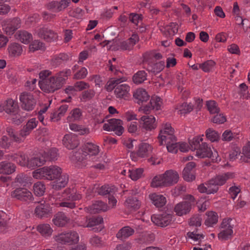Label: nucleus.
Segmentation results:
<instances>
[{
    "mask_svg": "<svg viewBox=\"0 0 250 250\" xmlns=\"http://www.w3.org/2000/svg\"><path fill=\"white\" fill-rule=\"evenodd\" d=\"M160 101L161 98L160 97H152L148 104L141 107L139 111L143 110L144 113L148 115L152 110H159L161 107ZM139 123L142 126V127L146 130H151L155 129L157 126L155 118L152 115L143 116L139 121Z\"/></svg>",
    "mask_w": 250,
    "mask_h": 250,
    "instance_id": "f257e3e1",
    "label": "nucleus"
},
{
    "mask_svg": "<svg viewBox=\"0 0 250 250\" xmlns=\"http://www.w3.org/2000/svg\"><path fill=\"white\" fill-rule=\"evenodd\" d=\"M70 69L60 71L56 76H53L45 81H39L41 89L46 93H53L60 89L65 83L68 76L71 75Z\"/></svg>",
    "mask_w": 250,
    "mask_h": 250,
    "instance_id": "f03ea898",
    "label": "nucleus"
},
{
    "mask_svg": "<svg viewBox=\"0 0 250 250\" xmlns=\"http://www.w3.org/2000/svg\"><path fill=\"white\" fill-rule=\"evenodd\" d=\"M179 176L177 172L172 169L167 170L161 175L155 176L151 182V187H167L171 186L176 184Z\"/></svg>",
    "mask_w": 250,
    "mask_h": 250,
    "instance_id": "7ed1b4c3",
    "label": "nucleus"
},
{
    "mask_svg": "<svg viewBox=\"0 0 250 250\" xmlns=\"http://www.w3.org/2000/svg\"><path fill=\"white\" fill-rule=\"evenodd\" d=\"M62 172V169L58 166L44 167L33 171V176L36 179L54 180Z\"/></svg>",
    "mask_w": 250,
    "mask_h": 250,
    "instance_id": "20e7f679",
    "label": "nucleus"
},
{
    "mask_svg": "<svg viewBox=\"0 0 250 250\" xmlns=\"http://www.w3.org/2000/svg\"><path fill=\"white\" fill-rule=\"evenodd\" d=\"M196 155L201 158H209L213 163L220 161L217 151L214 150L213 152L210 147H208L206 143H202L200 146L196 151Z\"/></svg>",
    "mask_w": 250,
    "mask_h": 250,
    "instance_id": "39448f33",
    "label": "nucleus"
},
{
    "mask_svg": "<svg viewBox=\"0 0 250 250\" xmlns=\"http://www.w3.org/2000/svg\"><path fill=\"white\" fill-rule=\"evenodd\" d=\"M77 190L74 188H68L66 189L63 193V197L66 198L68 200L71 202H62L60 203V206L66 207L71 209L74 208L76 207L75 203L72 202L79 200L81 198V195L76 194Z\"/></svg>",
    "mask_w": 250,
    "mask_h": 250,
    "instance_id": "423d86ee",
    "label": "nucleus"
},
{
    "mask_svg": "<svg viewBox=\"0 0 250 250\" xmlns=\"http://www.w3.org/2000/svg\"><path fill=\"white\" fill-rule=\"evenodd\" d=\"M56 241L62 244H76L79 241V236L76 231H70L65 233H61L57 236Z\"/></svg>",
    "mask_w": 250,
    "mask_h": 250,
    "instance_id": "0eeeda50",
    "label": "nucleus"
},
{
    "mask_svg": "<svg viewBox=\"0 0 250 250\" xmlns=\"http://www.w3.org/2000/svg\"><path fill=\"white\" fill-rule=\"evenodd\" d=\"M20 101L22 109L27 111L33 110L36 104V100L33 95L28 92L21 93L20 96Z\"/></svg>",
    "mask_w": 250,
    "mask_h": 250,
    "instance_id": "6e6552de",
    "label": "nucleus"
},
{
    "mask_svg": "<svg viewBox=\"0 0 250 250\" xmlns=\"http://www.w3.org/2000/svg\"><path fill=\"white\" fill-rule=\"evenodd\" d=\"M108 123H105L103 125V129L106 131H114L118 136H121L124 130L122 126L123 121L120 119H111L107 121Z\"/></svg>",
    "mask_w": 250,
    "mask_h": 250,
    "instance_id": "1a4fd4ad",
    "label": "nucleus"
},
{
    "mask_svg": "<svg viewBox=\"0 0 250 250\" xmlns=\"http://www.w3.org/2000/svg\"><path fill=\"white\" fill-rule=\"evenodd\" d=\"M52 214V208L48 203H46L45 202L37 205L34 210L35 216L40 219L48 218Z\"/></svg>",
    "mask_w": 250,
    "mask_h": 250,
    "instance_id": "9d476101",
    "label": "nucleus"
},
{
    "mask_svg": "<svg viewBox=\"0 0 250 250\" xmlns=\"http://www.w3.org/2000/svg\"><path fill=\"white\" fill-rule=\"evenodd\" d=\"M11 196L13 198L21 201H31L33 198L32 193L25 188H17L11 192Z\"/></svg>",
    "mask_w": 250,
    "mask_h": 250,
    "instance_id": "9b49d317",
    "label": "nucleus"
},
{
    "mask_svg": "<svg viewBox=\"0 0 250 250\" xmlns=\"http://www.w3.org/2000/svg\"><path fill=\"white\" fill-rule=\"evenodd\" d=\"M151 219L155 225L161 227H165L171 223L172 215L170 214L153 215Z\"/></svg>",
    "mask_w": 250,
    "mask_h": 250,
    "instance_id": "f8f14e48",
    "label": "nucleus"
},
{
    "mask_svg": "<svg viewBox=\"0 0 250 250\" xmlns=\"http://www.w3.org/2000/svg\"><path fill=\"white\" fill-rule=\"evenodd\" d=\"M39 37L47 42H53L57 40L58 35L53 30L47 27H42L38 32Z\"/></svg>",
    "mask_w": 250,
    "mask_h": 250,
    "instance_id": "ddd939ff",
    "label": "nucleus"
},
{
    "mask_svg": "<svg viewBox=\"0 0 250 250\" xmlns=\"http://www.w3.org/2000/svg\"><path fill=\"white\" fill-rule=\"evenodd\" d=\"M62 142L63 145L69 149H73L79 145L77 136L72 134L65 135L62 139Z\"/></svg>",
    "mask_w": 250,
    "mask_h": 250,
    "instance_id": "4468645a",
    "label": "nucleus"
},
{
    "mask_svg": "<svg viewBox=\"0 0 250 250\" xmlns=\"http://www.w3.org/2000/svg\"><path fill=\"white\" fill-rule=\"evenodd\" d=\"M192 204L188 201H183L177 204L175 208L174 211L178 216L188 213L191 209Z\"/></svg>",
    "mask_w": 250,
    "mask_h": 250,
    "instance_id": "2eb2a0df",
    "label": "nucleus"
},
{
    "mask_svg": "<svg viewBox=\"0 0 250 250\" xmlns=\"http://www.w3.org/2000/svg\"><path fill=\"white\" fill-rule=\"evenodd\" d=\"M130 87L126 84H121L117 85L114 90L117 98L125 100L129 98Z\"/></svg>",
    "mask_w": 250,
    "mask_h": 250,
    "instance_id": "dca6fc26",
    "label": "nucleus"
},
{
    "mask_svg": "<svg viewBox=\"0 0 250 250\" xmlns=\"http://www.w3.org/2000/svg\"><path fill=\"white\" fill-rule=\"evenodd\" d=\"M133 96L139 104H143L144 102L147 101L150 98L149 95L145 89L138 88L134 92Z\"/></svg>",
    "mask_w": 250,
    "mask_h": 250,
    "instance_id": "f3484780",
    "label": "nucleus"
},
{
    "mask_svg": "<svg viewBox=\"0 0 250 250\" xmlns=\"http://www.w3.org/2000/svg\"><path fill=\"white\" fill-rule=\"evenodd\" d=\"M68 182V176L67 174H61L52 182L51 186L55 190H60L65 187Z\"/></svg>",
    "mask_w": 250,
    "mask_h": 250,
    "instance_id": "a211bd4d",
    "label": "nucleus"
},
{
    "mask_svg": "<svg viewBox=\"0 0 250 250\" xmlns=\"http://www.w3.org/2000/svg\"><path fill=\"white\" fill-rule=\"evenodd\" d=\"M195 166L196 164L193 162H188L187 164L182 172V177L185 181L191 182L195 179V176L190 173V171Z\"/></svg>",
    "mask_w": 250,
    "mask_h": 250,
    "instance_id": "6ab92c4d",
    "label": "nucleus"
},
{
    "mask_svg": "<svg viewBox=\"0 0 250 250\" xmlns=\"http://www.w3.org/2000/svg\"><path fill=\"white\" fill-rule=\"evenodd\" d=\"M69 220V218L64 213L58 212L54 215L52 221L54 224L56 226L62 227L68 223Z\"/></svg>",
    "mask_w": 250,
    "mask_h": 250,
    "instance_id": "aec40b11",
    "label": "nucleus"
},
{
    "mask_svg": "<svg viewBox=\"0 0 250 250\" xmlns=\"http://www.w3.org/2000/svg\"><path fill=\"white\" fill-rule=\"evenodd\" d=\"M2 109L7 114H15L18 113L19 106L12 99H8L4 103Z\"/></svg>",
    "mask_w": 250,
    "mask_h": 250,
    "instance_id": "412c9836",
    "label": "nucleus"
},
{
    "mask_svg": "<svg viewBox=\"0 0 250 250\" xmlns=\"http://www.w3.org/2000/svg\"><path fill=\"white\" fill-rule=\"evenodd\" d=\"M45 162V158L43 156L42 157H34L30 159H28L26 167L32 169H35L37 167L42 166Z\"/></svg>",
    "mask_w": 250,
    "mask_h": 250,
    "instance_id": "4be33fe9",
    "label": "nucleus"
},
{
    "mask_svg": "<svg viewBox=\"0 0 250 250\" xmlns=\"http://www.w3.org/2000/svg\"><path fill=\"white\" fill-rule=\"evenodd\" d=\"M16 166L8 161H2L0 163V173L9 175L15 171Z\"/></svg>",
    "mask_w": 250,
    "mask_h": 250,
    "instance_id": "5701e85b",
    "label": "nucleus"
},
{
    "mask_svg": "<svg viewBox=\"0 0 250 250\" xmlns=\"http://www.w3.org/2000/svg\"><path fill=\"white\" fill-rule=\"evenodd\" d=\"M89 210L91 213H99L101 211H106L108 209L106 204L102 201H96L89 206Z\"/></svg>",
    "mask_w": 250,
    "mask_h": 250,
    "instance_id": "b1692460",
    "label": "nucleus"
},
{
    "mask_svg": "<svg viewBox=\"0 0 250 250\" xmlns=\"http://www.w3.org/2000/svg\"><path fill=\"white\" fill-rule=\"evenodd\" d=\"M134 230L128 226L124 227L119 230L116 234V237L120 240L124 241L127 238L132 235Z\"/></svg>",
    "mask_w": 250,
    "mask_h": 250,
    "instance_id": "393cba45",
    "label": "nucleus"
},
{
    "mask_svg": "<svg viewBox=\"0 0 250 250\" xmlns=\"http://www.w3.org/2000/svg\"><path fill=\"white\" fill-rule=\"evenodd\" d=\"M152 150V147L150 145L147 143H143L139 145L136 154L138 156L143 158L147 156Z\"/></svg>",
    "mask_w": 250,
    "mask_h": 250,
    "instance_id": "a878e982",
    "label": "nucleus"
},
{
    "mask_svg": "<svg viewBox=\"0 0 250 250\" xmlns=\"http://www.w3.org/2000/svg\"><path fill=\"white\" fill-rule=\"evenodd\" d=\"M12 160L16 162L22 167H26L28 159L26 156L22 152H20L13 155H9Z\"/></svg>",
    "mask_w": 250,
    "mask_h": 250,
    "instance_id": "bb28decb",
    "label": "nucleus"
},
{
    "mask_svg": "<svg viewBox=\"0 0 250 250\" xmlns=\"http://www.w3.org/2000/svg\"><path fill=\"white\" fill-rule=\"evenodd\" d=\"M8 50L10 55L12 57L20 56L22 52V46L16 42H13L9 45Z\"/></svg>",
    "mask_w": 250,
    "mask_h": 250,
    "instance_id": "cd10ccee",
    "label": "nucleus"
},
{
    "mask_svg": "<svg viewBox=\"0 0 250 250\" xmlns=\"http://www.w3.org/2000/svg\"><path fill=\"white\" fill-rule=\"evenodd\" d=\"M149 198L152 203L157 208L162 207L166 204V199L162 195H158L156 193H153L149 195Z\"/></svg>",
    "mask_w": 250,
    "mask_h": 250,
    "instance_id": "c85d7f7f",
    "label": "nucleus"
},
{
    "mask_svg": "<svg viewBox=\"0 0 250 250\" xmlns=\"http://www.w3.org/2000/svg\"><path fill=\"white\" fill-rule=\"evenodd\" d=\"M15 36L17 39L24 44L29 43L32 39V34L25 30L19 31Z\"/></svg>",
    "mask_w": 250,
    "mask_h": 250,
    "instance_id": "c756f323",
    "label": "nucleus"
},
{
    "mask_svg": "<svg viewBox=\"0 0 250 250\" xmlns=\"http://www.w3.org/2000/svg\"><path fill=\"white\" fill-rule=\"evenodd\" d=\"M234 174L232 172H227L222 175H217L212 178L219 186L224 185L226 181L230 178H233Z\"/></svg>",
    "mask_w": 250,
    "mask_h": 250,
    "instance_id": "7c9ffc66",
    "label": "nucleus"
},
{
    "mask_svg": "<svg viewBox=\"0 0 250 250\" xmlns=\"http://www.w3.org/2000/svg\"><path fill=\"white\" fill-rule=\"evenodd\" d=\"M125 205L129 209L136 210L139 208L140 203L136 197H129L126 199L125 202Z\"/></svg>",
    "mask_w": 250,
    "mask_h": 250,
    "instance_id": "2f4dec72",
    "label": "nucleus"
},
{
    "mask_svg": "<svg viewBox=\"0 0 250 250\" xmlns=\"http://www.w3.org/2000/svg\"><path fill=\"white\" fill-rule=\"evenodd\" d=\"M84 152L89 155H96L99 152V146L91 143H87L83 146Z\"/></svg>",
    "mask_w": 250,
    "mask_h": 250,
    "instance_id": "473e14b6",
    "label": "nucleus"
},
{
    "mask_svg": "<svg viewBox=\"0 0 250 250\" xmlns=\"http://www.w3.org/2000/svg\"><path fill=\"white\" fill-rule=\"evenodd\" d=\"M69 59L68 55L65 53H60L57 56H55L52 59L51 61V65L56 67L64 61H67Z\"/></svg>",
    "mask_w": 250,
    "mask_h": 250,
    "instance_id": "72a5a7b5",
    "label": "nucleus"
},
{
    "mask_svg": "<svg viewBox=\"0 0 250 250\" xmlns=\"http://www.w3.org/2000/svg\"><path fill=\"white\" fill-rule=\"evenodd\" d=\"M206 215L208 216V218L205 221V224L206 226L210 227L217 223L218 217L216 212L212 211H208L206 212Z\"/></svg>",
    "mask_w": 250,
    "mask_h": 250,
    "instance_id": "f704fd0d",
    "label": "nucleus"
},
{
    "mask_svg": "<svg viewBox=\"0 0 250 250\" xmlns=\"http://www.w3.org/2000/svg\"><path fill=\"white\" fill-rule=\"evenodd\" d=\"M146 77L147 74L146 72L144 70H141L138 71L133 75L132 80L134 83L140 84L146 80Z\"/></svg>",
    "mask_w": 250,
    "mask_h": 250,
    "instance_id": "c9c22d12",
    "label": "nucleus"
},
{
    "mask_svg": "<svg viewBox=\"0 0 250 250\" xmlns=\"http://www.w3.org/2000/svg\"><path fill=\"white\" fill-rule=\"evenodd\" d=\"M37 230L44 236H50L53 232L50 226L47 224H40L37 227Z\"/></svg>",
    "mask_w": 250,
    "mask_h": 250,
    "instance_id": "e433bc0d",
    "label": "nucleus"
},
{
    "mask_svg": "<svg viewBox=\"0 0 250 250\" xmlns=\"http://www.w3.org/2000/svg\"><path fill=\"white\" fill-rule=\"evenodd\" d=\"M206 136L211 142H218L220 140L219 133L210 128L206 130Z\"/></svg>",
    "mask_w": 250,
    "mask_h": 250,
    "instance_id": "4c0bfd02",
    "label": "nucleus"
},
{
    "mask_svg": "<svg viewBox=\"0 0 250 250\" xmlns=\"http://www.w3.org/2000/svg\"><path fill=\"white\" fill-rule=\"evenodd\" d=\"M215 65L216 62L213 60H209L199 64V67L205 72H209L212 70Z\"/></svg>",
    "mask_w": 250,
    "mask_h": 250,
    "instance_id": "58836bf2",
    "label": "nucleus"
},
{
    "mask_svg": "<svg viewBox=\"0 0 250 250\" xmlns=\"http://www.w3.org/2000/svg\"><path fill=\"white\" fill-rule=\"evenodd\" d=\"M34 194L37 196H42L45 190V185L41 182H38L33 186Z\"/></svg>",
    "mask_w": 250,
    "mask_h": 250,
    "instance_id": "ea45409f",
    "label": "nucleus"
},
{
    "mask_svg": "<svg viewBox=\"0 0 250 250\" xmlns=\"http://www.w3.org/2000/svg\"><path fill=\"white\" fill-rule=\"evenodd\" d=\"M205 185L208 186L207 188L208 191V193L214 194L218 191L219 186L212 178L206 182Z\"/></svg>",
    "mask_w": 250,
    "mask_h": 250,
    "instance_id": "a19ab883",
    "label": "nucleus"
},
{
    "mask_svg": "<svg viewBox=\"0 0 250 250\" xmlns=\"http://www.w3.org/2000/svg\"><path fill=\"white\" fill-rule=\"evenodd\" d=\"M87 224L86 227L91 228L96 226H98L102 224L104 222L103 218L100 216H94L88 219L87 221Z\"/></svg>",
    "mask_w": 250,
    "mask_h": 250,
    "instance_id": "79ce46f5",
    "label": "nucleus"
},
{
    "mask_svg": "<svg viewBox=\"0 0 250 250\" xmlns=\"http://www.w3.org/2000/svg\"><path fill=\"white\" fill-rule=\"evenodd\" d=\"M42 156L45 158V162L54 161L57 159V149L56 148H52L48 152H44V155Z\"/></svg>",
    "mask_w": 250,
    "mask_h": 250,
    "instance_id": "37998d69",
    "label": "nucleus"
},
{
    "mask_svg": "<svg viewBox=\"0 0 250 250\" xmlns=\"http://www.w3.org/2000/svg\"><path fill=\"white\" fill-rule=\"evenodd\" d=\"M233 228H227L218 234V237L222 240H227L233 235Z\"/></svg>",
    "mask_w": 250,
    "mask_h": 250,
    "instance_id": "c03bdc74",
    "label": "nucleus"
},
{
    "mask_svg": "<svg viewBox=\"0 0 250 250\" xmlns=\"http://www.w3.org/2000/svg\"><path fill=\"white\" fill-rule=\"evenodd\" d=\"M208 110L211 114L219 113L220 108L218 106L217 103L215 101H208L206 103Z\"/></svg>",
    "mask_w": 250,
    "mask_h": 250,
    "instance_id": "a18cd8bd",
    "label": "nucleus"
},
{
    "mask_svg": "<svg viewBox=\"0 0 250 250\" xmlns=\"http://www.w3.org/2000/svg\"><path fill=\"white\" fill-rule=\"evenodd\" d=\"M144 172V169L141 168L136 169L129 170L128 171L129 177L133 180L136 181L141 178Z\"/></svg>",
    "mask_w": 250,
    "mask_h": 250,
    "instance_id": "49530a36",
    "label": "nucleus"
},
{
    "mask_svg": "<svg viewBox=\"0 0 250 250\" xmlns=\"http://www.w3.org/2000/svg\"><path fill=\"white\" fill-rule=\"evenodd\" d=\"M95 92L93 89H88L83 91L80 97L81 101L83 102H86L90 100L95 96Z\"/></svg>",
    "mask_w": 250,
    "mask_h": 250,
    "instance_id": "de8ad7c7",
    "label": "nucleus"
},
{
    "mask_svg": "<svg viewBox=\"0 0 250 250\" xmlns=\"http://www.w3.org/2000/svg\"><path fill=\"white\" fill-rule=\"evenodd\" d=\"M5 23L7 24L9 26H11L14 30L16 31L18 29L21 27V21L18 17H15L12 19H10L6 21Z\"/></svg>",
    "mask_w": 250,
    "mask_h": 250,
    "instance_id": "09e8293b",
    "label": "nucleus"
},
{
    "mask_svg": "<svg viewBox=\"0 0 250 250\" xmlns=\"http://www.w3.org/2000/svg\"><path fill=\"white\" fill-rule=\"evenodd\" d=\"M44 48V43L35 40L29 45V51L34 52L38 50H42Z\"/></svg>",
    "mask_w": 250,
    "mask_h": 250,
    "instance_id": "8fccbe9b",
    "label": "nucleus"
},
{
    "mask_svg": "<svg viewBox=\"0 0 250 250\" xmlns=\"http://www.w3.org/2000/svg\"><path fill=\"white\" fill-rule=\"evenodd\" d=\"M6 132L8 135L13 138V141L18 143H21L23 142V139H22L21 138L19 137L17 134H16L15 130L11 126H8L6 128Z\"/></svg>",
    "mask_w": 250,
    "mask_h": 250,
    "instance_id": "3c124183",
    "label": "nucleus"
},
{
    "mask_svg": "<svg viewBox=\"0 0 250 250\" xmlns=\"http://www.w3.org/2000/svg\"><path fill=\"white\" fill-rule=\"evenodd\" d=\"M70 128L72 130L79 132V134L83 135L89 133V129L87 128H83L81 126L77 124H70Z\"/></svg>",
    "mask_w": 250,
    "mask_h": 250,
    "instance_id": "603ef678",
    "label": "nucleus"
},
{
    "mask_svg": "<svg viewBox=\"0 0 250 250\" xmlns=\"http://www.w3.org/2000/svg\"><path fill=\"white\" fill-rule=\"evenodd\" d=\"M28 177L23 173L18 174L15 178V182L21 186H25L28 183Z\"/></svg>",
    "mask_w": 250,
    "mask_h": 250,
    "instance_id": "864d4df0",
    "label": "nucleus"
},
{
    "mask_svg": "<svg viewBox=\"0 0 250 250\" xmlns=\"http://www.w3.org/2000/svg\"><path fill=\"white\" fill-rule=\"evenodd\" d=\"M203 141V138L196 137L193 138L192 140H189V143L191 146L192 150H197L201 145L200 144V142Z\"/></svg>",
    "mask_w": 250,
    "mask_h": 250,
    "instance_id": "5fc2aeb1",
    "label": "nucleus"
},
{
    "mask_svg": "<svg viewBox=\"0 0 250 250\" xmlns=\"http://www.w3.org/2000/svg\"><path fill=\"white\" fill-rule=\"evenodd\" d=\"M158 138L159 140L160 145L162 146L164 145L163 142L165 141L166 144L168 143L169 140L171 141L172 142L176 141V137L175 136H166L164 135H160L159 134Z\"/></svg>",
    "mask_w": 250,
    "mask_h": 250,
    "instance_id": "6e6d98bb",
    "label": "nucleus"
},
{
    "mask_svg": "<svg viewBox=\"0 0 250 250\" xmlns=\"http://www.w3.org/2000/svg\"><path fill=\"white\" fill-rule=\"evenodd\" d=\"M89 241L90 244L95 247H101L104 245V243L102 238L96 235L91 238Z\"/></svg>",
    "mask_w": 250,
    "mask_h": 250,
    "instance_id": "4d7b16f0",
    "label": "nucleus"
},
{
    "mask_svg": "<svg viewBox=\"0 0 250 250\" xmlns=\"http://www.w3.org/2000/svg\"><path fill=\"white\" fill-rule=\"evenodd\" d=\"M202 218L200 215L197 214L190 218L188 224L190 226L200 227L201 225Z\"/></svg>",
    "mask_w": 250,
    "mask_h": 250,
    "instance_id": "13d9d810",
    "label": "nucleus"
},
{
    "mask_svg": "<svg viewBox=\"0 0 250 250\" xmlns=\"http://www.w3.org/2000/svg\"><path fill=\"white\" fill-rule=\"evenodd\" d=\"M83 13L84 11L82 9L77 7L73 10L70 11L69 15L77 19H80L83 17Z\"/></svg>",
    "mask_w": 250,
    "mask_h": 250,
    "instance_id": "bf43d9fd",
    "label": "nucleus"
},
{
    "mask_svg": "<svg viewBox=\"0 0 250 250\" xmlns=\"http://www.w3.org/2000/svg\"><path fill=\"white\" fill-rule=\"evenodd\" d=\"M71 116H68L67 119L68 121H72V119L73 118L74 120H76L79 119L80 116L82 115L81 110L79 108L74 109L70 113Z\"/></svg>",
    "mask_w": 250,
    "mask_h": 250,
    "instance_id": "052dcab7",
    "label": "nucleus"
},
{
    "mask_svg": "<svg viewBox=\"0 0 250 250\" xmlns=\"http://www.w3.org/2000/svg\"><path fill=\"white\" fill-rule=\"evenodd\" d=\"M239 87L240 89V92L242 94L241 97H243V98L247 99H248L249 98H250V94L248 90V86L245 83L240 84Z\"/></svg>",
    "mask_w": 250,
    "mask_h": 250,
    "instance_id": "680f3d73",
    "label": "nucleus"
},
{
    "mask_svg": "<svg viewBox=\"0 0 250 250\" xmlns=\"http://www.w3.org/2000/svg\"><path fill=\"white\" fill-rule=\"evenodd\" d=\"M87 74V69L85 67H82L74 75L73 78L76 80L83 79L86 77Z\"/></svg>",
    "mask_w": 250,
    "mask_h": 250,
    "instance_id": "e2e57ef3",
    "label": "nucleus"
},
{
    "mask_svg": "<svg viewBox=\"0 0 250 250\" xmlns=\"http://www.w3.org/2000/svg\"><path fill=\"white\" fill-rule=\"evenodd\" d=\"M181 107L182 109L180 110L181 114H186L189 113L193 110V105L191 103L188 104L187 103H184L181 105Z\"/></svg>",
    "mask_w": 250,
    "mask_h": 250,
    "instance_id": "0e129e2a",
    "label": "nucleus"
},
{
    "mask_svg": "<svg viewBox=\"0 0 250 250\" xmlns=\"http://www.w3.org/2000/svg\"><path fill=\"white\" fill-rule=\"evenodd\" d=\"M129 19L132 23L137 24L139 21H142L143 16L142 14L132 13L129 14Z\"/></svg>",
    "mask_w": 250,
    "mask_h": 250,
    "instance_id": "69168bd1",
    "label": "nucleus"
},
{
    "mask_svg": "<svg viewBox=\"0 0 250 250\" xmlns=\"http://www.w3.org/2000/svg\"><path fill=\"white\" fill-rule=\"evenodd\" d=\"M167 148L168 152L176 153L178 151L177 143H176V141L172 142L169 140L168 143L167 144Z\"/></svg>",
    "mask_w": 250,
    "mask_h": 250,
    "instance_id": "338daca9",
    "label": "nucleus"
},
{
    "mask_svg": "<svg viewBox=\"0 0 250 250\" xmlns=\"http://www.w3.org/2000/svg\"><path fill=\"white\" fill-rule=\"evenodd\" d=\"M211 121L215 124H221L226 121V118L223 114L217 113L214 116Z\"/></svg>",
    "mask_w": 250,
    "mask_h": 250,
    "instance_id": "774afa93",
    "label": "nucleus"
}]
</instances>
